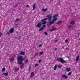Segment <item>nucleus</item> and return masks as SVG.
<instances>
[{
    "instance_id": "obj_40",
    "label": "nucleus",
    "mask_w": 80,
    "mask_h": 80,
    "mask_svg": "<svg viewBox=\"0 0 80 80\" xmlns=\"http://www.w3.org/2000/svg\"><path fill=\"white\" fill-rule=\"evenodd\" d=\"M54 42H57V39H55L54 40Z\"/></svg>"
},
{
    "instance_id": "obj_34",
    "label": "nucleus",
    "mask_w": 80,
    "mask_h": 80,
    "mask_svg": "<svg viewBox=\"0 0 80 80\" xmlns=\"http://www.w3.org/2000/svg\"><path fill=\"white\" fill-rule=\"evenodd\" d=\"M36 56H38V54H36L35 55H34V57H36Z\"/></svg>"
},
{
    "instance_id": "obj_19",
    "label": "nucleus",
    "mask_w": 80,
    "mask_h": 80,
    "mask_svg": "<svg viewBox=\"0 0 80 80\" xmlns=\"http://www.w3.org/2000/svg\"><path fill=\"white\" fill-rule=\"evenodd\" d=\"M33 75H34V72H32L31 73L30 76L31 77H32Z\"/></svg>"
},
{
    "instance_id": "obj_11",
    "label": "nucleus",
    "mask_w": 80,
    "mask_h": 80,
    "mask_svg": "<svg viewBox=\"0 0 80 80\" xmlns=\"http://www.w3.org/2000/svg\"><path fill=\"white\" fill-rule=\"evenodd\" d=\"M35 5H36L35 4V3H34L33 5V6H32V7L33 8V9H32V10H34L35 9V8H36V7L35 6Z\"/></svg>"
},
{
    "instance_id": "obj_23",
    "label": "nucleus",
    "mask_w": 80,
    "mask_h": 80,
    "mask_svg": "<svg viewBox=\"0 0 80 80\" xmlns=\"http://www.w3.org/2000/svg\"><path fill=\"white\" fill-rule=\"evenodd\" d=\"M72 27V25H68V28H70Z\"/></svg>"
},
{
    "instance_id": "obj_10",
    "label": "nucleus",
    "mask_w": 80,
    "mask_h": 80,
    "mask_svg": "<svg viewBox=\"0 0 80 80\" xmlns=\"http://www.w3.org/2000/svg\"><path fill=\"white\" fill-rule=\"evenodd\" d=\"M19 55H24L25 52L23 51H22L19 53Z\"/></svg>"
},
{
    "instance_id": "obj_33",
    "label": "nucleus",
    "mask_w": 80,
    "mask_h": 80,
    "mask_svg": "<svg viewBox=\"0 0 80 80\" xmlns=\"http://www.w3.org/2000/svg\"><path fill=\"white\" fill-rule=\"evenodd\" d=\"M42 27H43V28H45V27H46V25H43Z\"/></svg>"
},
{
    "instance_id": "obj_21",
    "label": "nucleus",
    "mask_w": 80,
    "mask_h": 80,
    "mask_svg": "<svg viewBox=\"0 0 80 80\" xmlns=\"http://www.w3.org/2000/svg\"><path fill=\"white\" fill-rule=\"evenodd\" d=\"M57 65H55L54 67V70H57Z\"/></svg>"
},
{
    "instance_id": "obj_7",
    "label": "nucleus",
    "mask_w": 80,
    "mask_h": 80,
    "mask_svg": "<svg viewBox=\"0 0 80 80\" xmlns=\"http://www.w3.org/2000/svg\"><path fill=\"white\" fill-rule=\"evenodd\" d=\"M13 32H14V29L13 28H12L9 31V33H12Z\"/></svg>"
},
{
    "instance_id": "obj_30",
    "label": "nucleus",
    "mask_w": 80,
    "mask_h": 80,
    "mask_svg": "<svg viewBox=\"0 0 80 80\" xmlns=\"http://www.w3.org/2000/svg\"><path fill=\"white\" fill-rule=\"evenodd\" d=\"M40 54L42 55V54H43V52H41L40 53Z\"/></svg>"
},
{
    "instance_id": "obj_16",
    "label": "nucleus",
    "mask_w": 80,
    "mask_h": 80,
    "mask_svg": "<svg viewBox=\"0 0 80 80\" xmlns=\"http://www.w3.org/2000/svg\"><path fill=\"white\" fill-rule=\"evenodd\" d=\"M14 59H15L14 58H11L10 60V62H13V61H14Z\"/></svg>"
},
{
    "instance_id": "obj_27",
    "label": "nucleus",
    "mask_w": 80,
    "mask_h": 80,
    "mask_svg": "<svg viewBox=\"0 0 80 80\" xmlns=\"http://www.w3.org/2000/svg\"><path fill=\"white\" fill-rule=\"evenodd\" d=\"M10 32H7V33H6V35H9L10 34Z\"/></svg>"
},
{
    "instance_id": "obj_41",
    "label": "nucleus",
    "mask_w": 80,
    "mask_h": 80,
    "mask_svg": "<svg viewBox=\"0 0 80 80\" xmlns=\"http://www.w3.org/2000/svg\"><path fill=\"white\" fill-rule=\"evenodd\" d=\"M38 62H39V63H40V62H41V60H39V61H38Z\"/></svg>"
},
{
    "instance_id": "obj_14",
    "label": "nucleus",
    "mask_w": 80,
    "mask_h": 80,
    "mask_svg": "<svg viewBox=\"0 0 80 80\" xmlns=\"http://www.w3.org/2000/svg\"><path fill=\"white\" fill-rule=\"evenodd\" d=\"M75 23V22L74 21H72L71 22V25H74Z\"/></svg>"
},
{
    "instance_id": "obj_39",
    "label": "nucleus",
    "mask_w": 80,
    "mask_h": 80,
    "mask_svg": "<svg viewBox=\"0 0 80 80\" xmlns=\"http://www.w3.org/2000/svg\"><path fill=\"white\" fill-rule=\"evenodd\" d=\"M30 70H31V67H29V71H30Z\"/></svg>"
},
{
    "instance_id": "obj_26",
    "label": "nucleus",
    "mask_w": 80,
    "mask_h": 80,
    "mask_svg": "<svg viewBox=\"0 0 80 80\" xmlns=\"http://www.w3.org/2000/svg\"><path fill=\"white\" fill-rule=\"evenodd\" d=\"M72 74V72H69L68 74V76H69V75H71Z\"/></svg>"
},
{
    "instance_id": "obj_6",
    "label": "nucleus",
    "mask_w": 80,
    "mask_h": 80,
    "mask_svg": "<svg viewBox=\"0 0 80 80\" xmlns=\"http://www.w3.org/2000/svg\"><path fill=\"white\" fill-rule=\"evenodd\" d=\"M48 20V18H44V19H42L41 20V22H45L47 20Z\"/></svg>"
},
{
    "instance_id": "obj_28",
    "label": "nucleus",
    "mask_w": 80,
    "mask_h": 80,
    "mask_svg": "<svg viewBox=\"0 0 80 80\" xmlns=\"http://www.w3.org/2000/svg\"><path fill=\"white\" fill-rule=\"evenodd\" d=\"M61 67H62V66L58 65V68H60Z\"/></svg>"
},
{
    "instance_id": "obj_35",
    "label": "nucleus",
    "mask_w": 80,
    "mask_h": 80,
    "mask_svg": "<svg viewBox=\"0 0 80 80\" xmlns=\"http://www.w3.org/2000/svg\"><path fill=\"white\" fill-rule=\"evenodd\" d=\"M67 42H68V40H65V43H66Z\"/></svg>"
},
{
    "instance_id": "obj_12",
    "label": "nucleus",
    "mask_w": 80,
    "mask_h": 80,
    "mask_svg": "<svg viewBox=\"0 0 80 80\" xmlns=\"http://www.w3.org/2000/svg\"><path fill=\"white\" fill-rule=\"evenodd\" d=\"M62 21H59L58 22H57V24L58 25V24H61V23H62Z\"/></svg>"
},
{
    "instance_id": "obj_37",
    "label": "nucleus",
    "mask_w": 80,
    "mask_h": 80,
    "mask_svg": "<svg viewBox=\"0 0 80 80\" xmlns=\"http://www.w3.org/2000/svg\"><path fill=\"white\" fill-rule=\"evenodd\" d=\"M16 21H17V22L19 21V19H17L16 20Z\"/></svg>"
},
{
    "instance_id": "obj_44",
    "label": "nucleus",
    "mask_w": 80,
    "mask_h": 80,
    "mask_svg": "<svg viewBox=\"0 0 80 80\" xmlns=\"http://www.w3.org/2000/svg\"><path fill=\"white\" fill-rule=\"evenodd\" d=\"M78 34L80 35V34L79 33H78Z\"/></svg>"
},
{
    "instance_id": "obj_42",
    "label": "nucleus",
    "mask_w": 80,
    "mask_h": 80,
    "mask_svg": "<svg viewBox=\"0 0 80 80\" xmlns=\"http://www.w3.org/2000/svg\"><path fill=\"white\" fill-rule=\"evenodd\" d=\"M54 50L55 51H56V50H57V48H54Z\"/></svg>"
},
{
    "instance_id": "obj_24",
    "label": "nucleus",
    "mask_w": 80,
    "mask_h": 80,
    "mask_svg": "<svg viewBox=\"0 0 80 80\" xmlns=\"http://www.w3.org/2000/svg\"><path fill=\"white\" fill-rule=\"evenodd\" d=\"M5 70V68H3L2 69V72H4Z\"/></svg>"
},
{
    "instance_id": "obj_20",
    "label": "nucleus",
    "mask_w": 80,
    "mask_h": 80,
    "mask_svg": "<svg viewBox=\"0 0 80 80\" xmlns=\"http://www.w3.org/2000/svg\"><path fill=\"white\" fill-rule=\"evenodd\" d=\"M47 10H48V9L47 8L46 9H42V10L43 12H46V11Z\"/></svg>"
},
{
    "instance_id": "obj_4",
    "label": "nucleus",
    "mask_w": 80,
    "mask_h": 80,
    "mask_svg": "<svg viewBox=\"0 0 80 80\" xmlns=\"http://www.w3.org/2000/svg\"><path fill=\"white\" fill-rule=\"evenodd\" d=\"M58 16V15L57 14H55L54 15L53 17V19L52 20V21H57V18H56V17H57V16Z\"/></svg>"
},
{
    "instance_id": "obj_1",
    "label": "nucleus",
    "mask_w": 80,
    "mask_h": 80,
    "mask_svg": "<svg viewBox=\"0 0 80 80\" xmlns=\"http://www.w3.org/2000/svg\"><path fill=\"white\" fill-rule=\"evenodd\" d=\"M17 59L18 61V64L19 65H21L20 68L22 69L23 68V67H24V63H22V62H23V61L24 60V59L23 58L22 56H20L17 58Z\"/></svg>"
},
{
    "instance_id": "obj_32",
    "label": "nucleus",
    "mask_w": 80,
    "mask_h": 80,
    "mask_svg": "<svg viewBox=\"0 0 80 80\" xmlns=\"http://www.w3.org/2000/svg\"><path fill=\"white\" fill-rule=\"evenodd\" d=\"M2 34L1 32H0V38L2 37Z\"/></svg>"
},
{
    "instance_id": "obj_9",
    "label": "nucleus",
    "mask_w": 80,
    "mask_h": 80,
    "mask_svg": "<svg viewBox=\"0 0 80 80\" xmlns=\"http://www.w3.org/2000/svg\"><path fill=\"white\" fill-rule=\"evenodd\" d=\"M62 78H65V79H67V78H68V76H67L66 75H62Z\"/></svg>"
},
{
    "instance_id": "obj_17",
    "label": "nucleus",
    "mask_w": 80,
    "mask_h": 80,
    "mask_svg": "<svg viewBox=\"0 0 80 80\" xmlns=\"http://www.w3.org/2000/svg\"><path fill=\"white\" fill-rule=\"evenodd\" d=\"M3 75L5 76H8V72H4L3 73Z\"/></svg>"
},
{
    "instance_id": "obj_2",
    "label": "nucleus",
    "mask_w": 80,
    "mask_h": 80,
    "mask_svg": "<svg viewBox=\"0 0 80 80\" xmlns=\"http://www.w3.org/2000/svg\"><path fill=\"white\" fill-rule=\"evenodd\" d=\"M52 14H49L48 15H47L46 16V17L47 18H48V21L49 22V23L48 25H53V24H54V23H55V22H54L53 21H51V20L52 19Z\"/></svg>"
},
{
    "instance_id": "obj_25",
    "label": "nucleus",
    "mask_w": 80,
    "mask_h": 80,
    "mask_svg": "<svg viewBox=\"0 0 80 80\" xmlns=\"http://www.w3.org/2000/svg\"><path fill=\"white\" fill-rule=\"evenodd\" d=\"M44 33L46 35H48V33H47V32H44Z\"/></svg>"
},
{
    "instance_id": "obj_5",
    "label": "nucleus",
    "mask_w": 80,
    "mask_h": 80,
    "mask_svg": "<svg viewBox=\"0 0 80 80\" xmlns=\"http://www.w3.org/2000/svg\"><path fill=\"white\" fill-rule=\"evenodd\" d=\"M42 26V22L38 23L36 26L37 28H40Z\"/></svg>"
},
{
    "instance_id": "obj_31",
    "label": "nucleus",
    "mask_w": 80,
    "mask_h": 80,
    "mask_svg": "<svg viewBox=\"0 0 80 80\" xmlns=\"http://www.w3.org/2000/svg\"><path fill=\"white\" fill-rule=\"evenodd\" d=\"M35 67H37L38 66V64L36 63V64L35 65H34Z\"/></svg>"
},
{
    "instance_id": "obj_8",
    "label": "nucleus",
    "mask_w": 80,
    "mask_h": 80,
    "mask_svg": "<svg viewBox=\"0 0 80 80\" xmlns=\"http://www.w3.org/2000/svg\"><path fill=\"white\" fill-rule=\"evenodd\" d=\"M56 28H52L50 29V32H54V31H55L56 30Z\"/></svg>"
},
{
    "instance_id": "obj_22",
    "label": "nucleus",
    "mask_w": 80,
    "mask_h": 80,
    "mask_svg": "<svg viewBox=\"0 0 80 80\" xmlns=\"http://www.w3.org/2000/svg\"><path fill=\"white\" fill-rule=\"evenodd\" d=\"M46 23H47V22L45 21L44 22H43L42 23V25H45V24H46Z\"/></svg>"
},
{
    "instance_id": "obj_13",
    "label": "nucleus",
    "mask_w": 80,
    "mask_h": 80,
    "mask_svg": "<svg viewBox=\"0 0 80 80\" xmlns=\"http://www.w3.org/2000/svg\"><path fill=\"white\" fill-rule=\"evenodd\" d=\"M43 29H44V28L43 27H42L39 29V31H42Z\"/></svg>"
},
{
    "instance_id": "obj_38",
    "label": "nucleus",
    "mask_w": 80,
    "mask_h": 80,
    "mask_svg": "<svg viewBox=\"0 0 80 80\" xmlns=\"http://www.w3.org/2000/svg\"><path fill=\"white\" fill-rule=\"evenodd\" d=\"M39 46L40 47H42V44H40Z\"/></svg>"
},
{
    "instance_id": "obj_43",
    "label": "nucleus",
    "mask_w": 80,
    "mask_h": 80,
    "mask_svg": "<svg viewBox=\"0 0 80 80\" xmlns=\"http://www.w3.org/2000/svg\"><path fill=\"white\" fill-rule=\"evenodd\" d=\"M26 7H29V6L28 5H26Z\"/></svg>"
},
{
    "instance_id": "obj_3",
    "label": "nucleus",
    "mask_w": 80,
    "mask_h": 80,
    "mask_svg": "<svg viewBox=\"0 0 80 80\" xmlns=\"http://www.w3.org/2000/svg\"><path fill=\"white\" fill-rule=\"evenodd\" d=\"M56 61H58V62H60L61 63L67 62V61H65L62 58H57V59L56 60Z\"/></svg>"
},
{
    "instance_id": "obj_36",
    "label": "nucleus",
    "mask_w": 80,
    "mask_h": 80,
    "mask_svg": "<svg viewBox=\"0 0 80 80\" xmlns=\"http://www.w3.org/2000/svg\"><path fill=\"white\" fill-rule=\"evenodd\" d=\"M14 7H18L17 6V4H16L14 6Z\"/></svg>"
},
{
    "instance_id": "obj_29",
    "label": "nucleus",
    "mask_w": 80,
    "mask_h": 80,
    "mask_svg": "<svg viewBox=\"0 0 80 80\" xmlns=\"http://www.w3.org/2000/svg\"><path fill=\"white\" fill-rule=\"evenodd\" d=\"M27 62H28V59H27L25 61V63H27Z\"/></svg>"
},
{
    "instance_id": "obj_45",
    "label": "nucleus",
    "mask_w": 80,
    "mask_h": 80,
    "mask_svg": "<svg viewBox=\"0 0 80 80\" xmlns=\"http://www.w3.org/2000/svg\"><path fill=\"white\" fill-rule=\"evenodd\" d=\"M67 50H68V49H67Z\"/></svg>"
},
{
    "instance_id": "obj_15",
    "label": "nucleus",
    "mask_w": 80,
    "mask_h": 80,
    "mask_svg": "<svg viewBox=\"0 0 80 80\" xmlns=\"http://www.w3.org/2000/svg\"><path fill=\"white\" fill-rule=\"evenodd\" d=\"M66 70L67 72H69L71 71V69H70V68H66Z\"/></svg>"
},
{
    "instance_id": "obj_18",
    "label": "nucleus",
    "mask_w": 80,
    "mask_h": 80,
    "mask_svg": "<svg viewBox=\"0 0 80 80\" xmlns=\"http://www.w3.org/2000/svg\"><path fill=\"white\" fill-rule=\"evenodd\" d=\"M80 56H78L76 58V61L77 62L79 60V58Z\"/></svg>"
}]
</instances>
